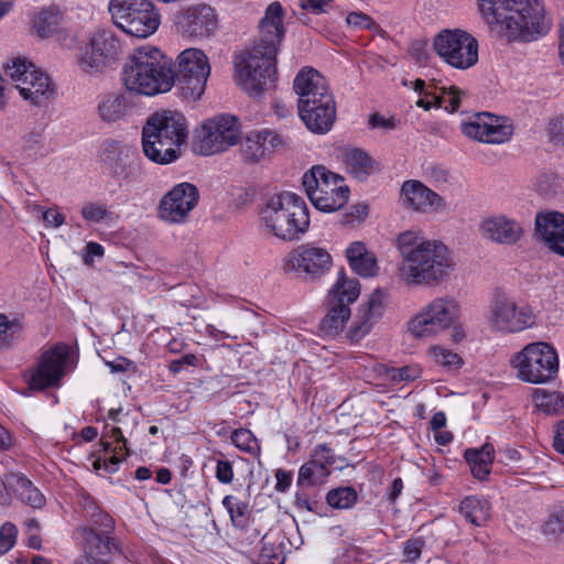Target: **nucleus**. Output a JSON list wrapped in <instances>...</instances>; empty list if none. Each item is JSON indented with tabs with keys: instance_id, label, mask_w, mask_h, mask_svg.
<instances>
[{
	"instance_id": "f257e3e1",
	"label": "nucleus",
	"mask_w": 564,
	"mask_h": 564,
	"mask_svg": "<svg viewBox=\"0 0 564 564\" xmlns=\"http://www.w3.org/2000/svg\"><path fill=\"white\" fill-rule=\"evenodd\" d=\"M284 18L282 4L270 3L258 24V41L251 50L235 57V80L250 96H261L276 85V55L285 36Z\"/></svg>"
},
{
	"instance_id": "f03ea898",
	"label": "nucleus",
	"mask_w": 564,
	"mask_h": 564,
	"mask_svg": "<svg viewBox=\"0 0 564 564\" xmlns=\"http://www.w3.org/2000/svg\"><path fill=\"white\" fill-rule=\"evenodd\" d=\"M400 257L398 276L408 286H437L456 269L453 252L441 240L430 239L422 230L409 229L395 237Z\"/></svg>"
},
{
	"instance_id": "7ed1b4c3",
	"label": "nucleus",
	"mask_w": 564,
	"mask_h": 564,
	"mask_svg": "<svg viewBox=\"0 0 564 564\" xmlns=\"http://www.w3.org/2000/svg\"><path fill=\"white\" fill-rule=\"evenodd\" d=\"M478 8L489 29L509 43L538 41L552 28L543 0H478Z\"/></svg>"
},
{
	"instance_id": "20e7f679",
	"label": "nucleus",
	"mask_w": 564,
	"mask_h": 564,
	"mask_svg": "<svg viewBox=\"0 0 564 564\" xmlns=\"http://www.w3.org/2000/svg\"><path fill=\"white\" fill-rule=\"evenodd\" d=\"M122 80L127 90L151 97L170 91L175 84V74L163 52L147 45L129 57L122 69Z\"/></svg>"
},
{
	"instance_id": "39448f33",
	"label": "nucleus",
	"mask_w": 564,
	"mask_h": 564,
	"mask_svg": "<svg viewBox=\"0 0 564 564\" xmlns=\"http://www.w3.org/2000/svg\"><path fill=\"white\" fill-rule=\"evenodd\" d=\"M187 139L184 116L176 111L162 110L152 113L142 129V150L152 162L166 165L181 156V147Z\"/></svg>"
},
{
	"instance_id": "423d86ee",
	"label": "nucleus",
	"mask_w": 564,
	"mask_h": 564,
	"mask_svg": "<svg viewBox=\"0 0 564 564\" xmlns=\"http://www.w3.org/2000/svg\"><path fill=\"white\" fill-rule=\"evenodd\" d=\"M260 223L265 234L292 241L308 229V209L299 195L282 192L268 199L260 213Z\"/></svg>"
},
{
	"instance_id": "0eeeda50",
	"label": "nucleus",
	"mask_w": 564,
	"mask_h": 564,
	"mask_svg": "<svg viewBox=\"0 0 564 564\" xmlns=\"http://www.w3.org/2000/svg\"><path fill=\"white\" fill-rule=\"evenodd\" d=\"M460 306L451 296H437L422 305L406 322L412 338L427 340L448 330L458 322Z\"/></svg>"
},
{
	"instance_id": "6e6552de",
	"label": "nucleus",
	"mask_w": 564,
	"mask_h": 564,
	"mask_svg": "<svg viewBox=\"0 0 564 564\" xmlns=\"http://www.w3.org/2000/svg\"><path fill=\"white\" fill-rule=\"evenodd\" d=\"M516 378L532 384L547 383L558 373L560 361L556 349L544 341L525 345L510 358Z\"/></svg>"
},
{
	"instance_id": "1a4fd4ad",
	"label": "nucleus",
	"mask_w": 564,
	"mask_h": 564,
	"mask_svg": "<svg viewBox=\"0 0 564 564\" xmlns=\"http://www.w3.org/2000/svg\"><path fill=\"white\" fill-rule=\"evenodd\" d=\"M108 11L117 28L139 39L152 35L161 23L160 12L150 0H110Z\"/></svg>"
},
{
	"instance_id": "9d476101",
	"label": "nucleus",
	"mask_w": 564,
	"mask_h": 564,
	"mask_svg": "<svg viewBox=\"0 0 564 564\" xmlns=\"http://www.w3.org/2000/svg\"><path fill=\"white\" fill-rule=\"evenodd\" d=\"M302 184L311 203L321 212L338 210L348 202L349 187L344 178L322 165L307 171L303 175Z\"/></svg>"
},
{
	"instance_id": "9b49d317",
	"label": "nucleus",
	"mask_w": 564,
	"mask_h": 564,
	"mask_svg": "<svg viewBox=\"0 0 564 564\" xmlns=\"http://www.w3.org/2000/svg\"><path fill=\"white\" fill-rule=\"evenodd\" d=\"M20 96L33 107H46L56 95L52 78L32 62L15 58L7 68Z\"/></svg>"
},
{
	"instance_id": "f8f14e48",
	"label": "nucleus",
	"mask_w": 564,
	"mask_h": 564,
	"mask_svg": "<svg viewBox=\"0 0 564 564\" xmlns=\"http://www.w3.org/2000/svg\"><path fill=\"white\" fill-rule=\"evenodd\" d=\"M359 281L348 278L340 270L328 294L327 313L319 324L324 335L335 336L344 329L351 314L350 305L359 297Z\"/></svg>"
},
{
	"instance_id": "ddd939ff",
	"label": "nucleus",
	"mask_w": 564,
	"mask_h": 564,
	"mask_svg": "<svg viewBox=\"0 0 564 564\" xmlns=\"http://www.w3.org/2000/svg\"><path fill=\"white\" fill-rule=\"evenodd\" d=\"M437 56L456 69H468L478 62V41L462 29H444L433 39Z\"/></svg>"
},
{
	"instance_id": "4468645a",
	"label": "nucleus",
	"mask_w": 564,
	"mask_h": 564,
	"mask_svg": "<svg viewBox=\"0 0 564 564\" xmlns=\"http://www.w3.org/2000/svg\"><path fill=\"white\" fill-rule=\"evenodd\" d=\"M174 74L183 97L196 101L205 93L210 75L208 57L199 48L184 50L177 56V68Z\"/></svg>"
},
{
	"instance_id": "2eb2a0df",
	"label": "nucleus",
	"mask_w": 564,
	"mask_h": 564,
	"mask_svg": "<svg viewBox=\"0 0 564 564\" xmlns=\"http://www.w3.org/2000/svg\"><path fill=\"white\" fill-rule=\"evenodd\" d=\"M241 138L239 119L219 115L206 120L197 131L196 151L202 155L221 153L236 145Z\"/></svg>"
},
{
	"instance_id": "dca6fc26",
	"label": "nucleus",
	"mask_w": 564,
	"mask_h": 564,
	"mask_svg": "<svg viewBox=\"0 0 564 564\" xmlns=\"http://www.w3.org/2000/svg\"><path fill=\"white\" fill-rule=\"evenodd\" d=\"M530 306L521 304L505 292L497 291L490 304L488 321L492 329L501 334H514L534 324Z\"/></svg>"
},
{
	"instance_id": "f3484780",
	"label": "nucleus",
	"mask_w": 564,
	"mask_h": 564,
	"mask_svg": "<svg viewBox=\"0 0 564 564\" xmlns=\"http://www.w3.org/2000/svg\"><path fill=\"white\" fill-rule=\"evenodd\" d=\"M122 53L119 37L111 30L96 31L77 56L79 69L97 74L111 66Z\"/></svg>"
},
{
	"instance_id": "a211bd4d",
	"label": "nucleus",
	"mask_w": 564,
	"mask_h": 564,
	"mask_svg": "<svg viewBox=\"0 0 564 564\" xmlns=\"http://www.w3.org/2000/svg\"><path fill=\"white\" fill-rule=\"evenodd\" d=\"M67 357L68 347L65 344H56L45 350L36 365L25 371L24 378L29 388L43 391L59 387L66 373Z\"/></svg>"
},
{
	"instance_id": "6ab92c4d",
	"label": "nucleus",
	"mask_w": 564,
	"mask_h": 564,
	"mask_svg": "<svg viewBox=\"0 0 564 564\" xmlns=\"http://www.w3.org/2000/svg\"><path fill=\"white\" fill-rule=\"evenodd\" d=\"M199 200L198 188L188 182L173 186L159 203V217L171 225L187 223Z\"/></svg>"
},
{
	"instance_id": "aec40b11",
	"label": "nucleus",
	"mask_w": 564,
	"mask_h": 564,
	"mask_svg": "<svg viewBox=\"0 0 564 564\" xmlns=\"http://www.w3.org/2000/svg\"><path fill=\"white\" fill-rule=\"evenodd\" d=\"M462 132L469 139L485 143H503L508 141L513 128L507 120L489 112H478L460 124Z\"/></svg>"
},
{
	"instance_id": "412c9836",
	"label": "nucleus",
	"mask_w": 564,
	"mask_h": 564,
	"mask_svg": "<svg viewBox=\"0 0 564 564\" xmlns=\"http://www.w3.org/2000/svg\"><path fill=\"white\" fill-rule=\"evenodd\" d=\"M108 420L112 421L113 424L106 423L104 432H102V446L107 452L113 446V455L104 460V468L108 473H115L118 469L120 462L124 456L129 455V449L127 447V440L123 436L122 427L119 425H131L133 427L135 425L134 419H130L128 413H122V411L111 409L108 412Z\"/></svg>"
},
{
	"instance_id": "4be33fe9",
	"label": "nucleus",
	"mask_w": 564,
	"mask_h": 564,
	"mask_svg": "<svg viewBox=\"0 0 564 564\" xmlns=\"http://www.w3.org/2000/svg\"><path fill=\"white\" fill-rule=\"evenodd\" d=\"M299 116L306 128L313 133L325 134L335 123L336 102L333 94L319 97L316 100L297 104Z\"/></svg>"
},
{
	"instance_id": "5701e85b",
	"label": "nucleus",
	"mask_w": 564,
	"mask_h": 564,
	"mask_svg": "<svg viewBox=\"0 0 564 564\" xmlns=\"http://www.w3.org/2000/svg\"><path fill=\"white\" fill-rule=\"evenodd\" d=\"M285 140L279 133L262 129L252 131L242 140L240 153L246 163L258 164L282 148Z\"/></svg>"
},
{
	"instance_id": "b1692460",
	"label": "nucleus",
	"mask_w": 564,
	"mask_h": 564,
	"mask_svg": "<svg viewBox=\"0 0 564 564\" xmlns=\"http://www.w3.org/2000/svg\"><path fill=\"white\" fill-rule=\"evenodd\" d=\"M33 30L42 37L56 36L65 46L76 42V34L68 29V21L58 7L42 9L33 19Z\"/></svg>"
},
{
	"instance_id": "393cba45",
	"label": "nucleus",
	"mask_w": 564,
	"mask_h": 564,
	"mask_svg": "<svg viewBox=\"0 0 564 564\" xmlns=\"http://www.w3.org/2000/svg\"><path fill=\"white\" fill-rule=\"evenodd\" d=\"M384 307L386 294L381 291H375L369 299L358 307L347 330V338L355 343L362 339L381 318Z\"/></svg>"
},
{
	"instance_id": "a878e982",
	"label": "nucleus",
	"mask_w": 564,
	"mask_h": 564,
	"mask_svg": "<svg viewBox=\"0 0 564 564\" xmlns=\"http://www.w3.org/2000/svg\"><path fill=\"white\" fill-rule=\"evenodd\" d=\"M400 202L405 208L419 213H433L445 207L444 198L417 180L403 182Z\"/></svg>"
},
{
	"instance_id": "bb28decb",
	"label": "nucleus",
	"mask_w": 564,
	"mask_h": 564,
	"mask_svg": "<svg viewBox=\"0 0 564 564\" xmlns=\"http://www.w3.org/2000/svg\"><path fill=\"white\" fill-rule=\"evenodd\" d=\"M176 23L181 32L187 36L205 37L215 31L217 19L212 7L197 4L180 13Z\"/></svg>"
},
{
	"instance_id": "cd10ccee",
	"label": "nucleus",
	"mask_w": 564,
	"mask_h": 564,
	"mask_svg": "<svg viewBox=\"0 0 564 564\" xmlns=\"http://www.w3.org/2000/svg\"><path fill=\"white\" fill-rule=\"evenodd\" d=\"M479 231L482 238L499 245H514L523 236L521 224L505 215L484 219L479 225Z\"/></svg>"
},
{
	"instance_id": "c85d7f7f",
	"label": "nucleus",
	"mask_w": 564,
	"mask_h": 564,
	"mask_svg": "<svg viewBox=\"0 0 564 564\" xmlns=\"http://www.w3.org/2000/svg\"><path fill=\"white\" fill-rule=\"evenodd\" d=\"M291 262L293 268L316 278L329 270L332 257L324 248L302 245L291 253Z\"/></svg>"
},
{
	"instance_id": "c756f323",
	"label": "nucleus",
	"mask_w": 564,
	"mask_h": 564,
	"mask_svg": "<svg viewBox=\"0 0 564 564\" xmlns=\"http://www.w3.org/2000/svg\"><path fill=\"white\" fill-rule=\"evenodd\" d=\"M293 89L297 95V104L310 99L316 100L319 97L330 95L326 78L315 68L305 66L295 76Z\"/></svg>"
},
{
	"instance_id": "7c9ffc66",
	"label": "nucleus",
	"mask_w": 564,
	"mask_h": 564,
	"mask_svg": "<svg viewBox=\"0 0 564 564\" xmlns=\"http://www.w3.org/2000/svg\"><path fill=\"white\" fill-rule=\"evenodd\" d=\"M77 534H79L82 539L84 555L80 556L75 564H109L97 556L109 554L112 550L117 549L113 539L107 538L106 541L102 542L98 534L87 528H79Z\"/></svg>"
},
{
	"instance_id": "2f4dec72",
	"label": "nucleus",
	"mask_w": 564,
	"mask_h": 564,
	"mask_svg": "<svg viewBox=\"0 0 564 564\" xmlns=\"http://www.w3.org/2000/svg\"><path fill=\"white\" fill-rule=\"evenodd\" d=\"M97 112L101 121L117 123L127 120L131 112L128 98L119 93L106 94L98 102Z\"/></svg>"
},
{
	"instance_id": "473e14b6",
	"label": "nucleus",
	"mask_w": 564,
	"mask_h": 564,
	"mask_svg": "<svg viewBox=\"0 0 564 564\" xmlns=\"http://www.w3.org/2000/svg\"><path fill=\"white\" fill-rule=\"evenodd\" d=\"M564 227V214L558 212L539 213L535 216V238L543 242L550 250L555 242V236Z\"/></svg>"
},
{
	"instance_id": "72a5a7b5",
	"label": "nucleus",
	"mask_w": 564,
	"mask_h": 564,
	"mask_svg": "<svg viewBox=\"0 0 564 564\" xmlns=\"http://www.w3.org/2000/svg\"><path fill=\"white\" fill-rule=\"evenodd\" d=\"M346 257L351 269L361 276H373L377 273V259L369 252L366 245L355 241L346 250Z\"/></svg>"
},
{
	"instance_id": "f704fd0d",
	"label": "nucleus",
	"mask_w": 564,
	"mask_h": 564,
	"mask_svg": "<svg viewBox=\"0 0 564 564\" xmlns=\"http://www.w3.org/2000/svg\"><path fill=\"white\" fill-rule=\"evenodd\" d=\"M459 512L469 523L481 527L491 517V506L485 498L468 496L462 500Z\"/></svg>"
},
{
	"instance_id": "c9c22d12",
	"label": "nucleus",
	"mask_w": 564,
	"mask_h": 564,
	"mask_svg": "<svg viewBox=\"0 0 564 564\" xmlns=\"http://www.w3.org/2000/svg\"><path fill=\"white\" fill-rule=\"evenodd\" d=\"M341 160L347 171L358 180H365L373 170V160L360 149H344Z\"/></svg>"
},
{
	"instance_id": "e433bc0d",
	"label": "nucleus",
	"mask_w": 564,
	"mask_h": 564,
	"mask_svg": "<svg viewBox=\"0 0 564 564\" xmlns=\"http://www.w3.org/2000/svg\"><path fill=\"white\" fill-rule=\"evenodd\" d=\"M535 406L546 414H560L564 412V394L560 391L536 389L533 393Z\"/></svg>"
},
{
	"instance_id": "4c0bfd02",
	"label": "nucleus",
	"mask_w": 564,
	"mask_h": 564,
	"mask_svg": "<svg viewBox=\"0 0 564 564\" xmlns=\"http://www.w3.org/2000/svg\"><path fill=\"white\" fill-rule=\"evenodd\" d=\"M426 354L434 365L440 366L447 371H456L460 369L464 364L463 358L457 352L442 345L431 346Z\"/></svg>"
},
{
	"instance_id": "58836bf2",
	"label": "nucleus",
	"mask_w": 564,
	"mask_h": 564,
	"mask_svg": "<svg viewBox=\"0 0 564 564\" xmlns=\"http://www.w3.org/2000/svg\"><path fill=\"white\" fill-rule=\"evenodd\" d=\"M329 474L330 470L328 468L323 467L311 457L307 463L301 466L296 485L300 487H313L323 482Z\"/></svg>"
},
{
	"instance_id": "ea45409f",
	"label": "nucleus",
	"mask_w": 564,
	"mask_h": 564,
	"mask_svg": "<svg viewBox=\"0 0 564 564\" xmlns=\"http://www.w3.org/2000/svg\"><path fill=\"white\" fill-rule=\"evenodd\" d=\"M221 505L227 510L231 524L237 529H243L249 522V506L247 502L232 495L223 498Z\"/></svg>"
},
{
	"instance_id": "a19ab883",
	"label": "nucleus",
	"mask_w": 564,
	"mask_h": 564,
	"mask_svg": "<svg viewBox=\"0 0 564 564\" xmlns=\"http://www.w3.org/2000/svg\"><path fill=\"white\" fill-rule=\"evenodd\" d=\"M13 479L15 481V491L23 502L32 508H42L44 506V496L28 478L22 475H15Z\"/></svg>"
},
{
	"instance_id": "79ce46f5",
	"label": "nucleus",
	"mask_w": 564,
	"mask_h": 564,
	"mask_svg": "<svg viewBox=\"0 0 564 564\" xmlns=\"http://www.w3.org/2000/svg\"><path fill=\"white\" fill-rule=\"evenodd\" d=\"M346 26L350 30H368L376 34L383 35L382 28L367 13L351 11L346 15Z\"/></svg>"
},
{
	"instance_id": "37998d69",
	"label": "nucleus",
	"mask_w": 564,
	"mask_h": 564,
	"mask_svg": "<svg viewBox=\"0 0 564 564\" xmlns=\"http://www.w3.org/2000/svg\"><path fill=\"white\" fill-rule=\"evenodd\" d=\"M326 501L332 508L348 509L357 502V492L352 487H339L327 494Z\"/></svg>"
},
{
	"instance_id": "c03bdc74",
	"label": "nucleus",
	"mask_w": 564,
	"mask_h": 564,
	"mask_svg": "<svg viewBox=\"0 0 564 564\" xmlns=\"http://www.w3.org/2000/svg\"><path fill=\"white\" fill-rule=\"evenodd\" d=\"M231 442L237 448L252 455L253 457H258L260 455L259 442L250 430H235L231 434Z\"/></svg>"
},
{
	"instance_id": "a18cd8bd",
	"label": "nucleus",
	"mask_w": 564,
	"mask_h": 564,
	"mask_svg": "<svg viewBox=\"0 0 564 564\" xmlns=\"http://www.w3.org/2000/svg\"><path fill=\"white\" fill-rule=\"evenodd\" d=\"M82 217L89 224H98L111 218V212L105 203L90 202L80 210Z\"/></svg>"
},
{
	"instance_id": "49530a36",
	"label": "nucleus",
	"mask_w": 564,
	"mask_h": 564,
	"mask_svg": "<svg viewBox=\"0 0 564 564\" xmlns=\"http://www.w3.org/2000/svg\"><path fill=\"white\" fill-rule=\"evenodd\" d=\"M462 95L463 93L454 86L443 88L438 95L434 94L435 106L443 107L445 110L454 112L460 106Z\"/></svg>"
},
{
	"instance_id": "de8ad7c7",
	"label": "nucleus",
	"mask_w": 564,
	"mask_h": 564,
	"mask_svg": "<svg viewBox=\"0 0 564 564\" xmlns=\"http://www.w3.org/2000/svg\"><path fill=\"white\" fill-rule=\"evenodd\" d=\"M18 333L19 325L10 322L6 315L0 314V350L12 347Z\"/></svg>"
},
{
	"instance_id": "09e8293b",
	"label": "nucleus",
	"mask_w": 564,
	"mask_h": 564,
	"mask_svg": "<svg viewBox=\"0 0 564 564\" xmlns=\"http://www.w3.org/2000/svg\"><path fill=\"white\" fill-rule=\"evenodd\" d=\"M464 457L469 466L480 465L482 462L486 464H492L494 446L486 443L480 448H468L465 451Z\"/></svg>"
},
{
	"instance_id": "8fccbe9b",
	"label": "nucleus",
	"mask_w": 564,
	"mask_h": 564,
	"mask_svg": "<svg viewBox=\"0 0 564 564\" xmlns=\"http://www.w3.org/2000/svg\"><path fill=\"white\" fill-rule=\"evenodd\" d=\"M90 523L95 529L91 527H86L87 529H91L96 534H98L102 542L106 541V539H111L108 534L111 533L115 529V522L112 518L105 511L100 510L96 518L90 520Z\"/></svg>"
},
{
	"instance_id": "3c124183",
	"label": "nucleus",
	"mask_w": 564,
	"mask_h": 564,
	"mask_svg": "<svg viewBox=\"0 0 564 564\" xmlns=\"http://www.w3.org/2000/svg\"><path fill=\"white\" fill-rule=\"evenodd\" d=\"M420 375L421 369L417 366H404L401 368L387 369V378L393 383L413 381L419 378Z\"/></svg>"
},
{
	"instance_id": "603ef678",
	"label": "nucleus",
	"mask_w": 564,
	"mask_h": 564,
	"mask_svg": "<svg viewBox=\"0 0 564 564\" xmlns=\"http://www.w3.org/2000/svg\"><path fill=\"white\" fill-rule=\"evenodd\" d=\"M18 529L11 522H6L0 529V555L9 552L15 544Z\"/></svg>"
},
{
	"instance_id": "864d4df0",
	"label": "nucleus",
	"mask_w": 564,
	"mask_h": 564,
	"mask_svg": "<svg viewBox=\"0 0 564 564\" xmlns=\"http://www.w3.org/2000/svg\"><path fill=\"white\" fill-rule=\"evenodd\" d=\"M284 557L282 553L272 544L262 540L261 550L257 560V564H283Z\"/></svg>"
},
{
	"instance_id": "5fc2aeb1",
	"label": "nucleus",
	"mask_w": 564,
	"mask_h": 564,
	"mask_svg": "<svg viewBox=\"0 0 564 564\" xmlns=\"http://www.w3.org/2000/svg\"><path fill=\"white\" fill-rule=\"evenodd\" d=\"M543 531L545 534L560 538L564 534V509L550 516L544 523Z\"/></svg>"
},
{
	"instance_id": "6e6d98bb",
	"label": "nucleus",
	"mask_w": 564,
	"mask_h": 564,
	"mask_svg": "<svg viewBox=\"0 0 564 564\" xmlns=\"http://www.w3.org/2000/svg\"><path fill=\"white\" fill-rule=\"evenodd\" d=\"M424 541L421 538L410 539L403 545V562L413 563L420 558Z\"/></svg>"
},
{
	"instance_id": "4d7b16f0",
	"label": "nucleus",
	"mask_w": 564,
	"mask_h": 564,
	"mask_svg": "<svg viewBox=\"0 0 564 564\" xmlns=\"http://www.w3.org/2000/svg\"><path fill=\"white\" fill-rule=\"evenodd\" d=\"M311 457L323 467H332L336 463V456L326 444L318 445L312 453Z\"/></svg>"
},
{
	"instance_id": "13d9d810",
	"label": "nucleus",
	"mask_w": 564,
	"mask_h": 564,
	"mask_svg": "<svg viewBox=\"0 0 564 564\" xmlns=\"http://www.w3.org/2000/svg\"><path fill=\"white\" fill-rule=\"evenodd\" d=\"M334 0H300V7L312 14L327 13L333 9Z\"/></svg>"
},
{
	"instance_id": "bf43d9fd",
	"label": "nucleus",
	"mask_w": 564,
	"mask_h": 564,
	"mask_svg": "<svg viewBox=\"0 0 564 564\" xmlns=\"http://www.w3.org/2000/svg\"><path fill=\"white\" fill-rule=\"evenodd\" d=\"M216 478L221 484H230L234 479V468L229 460H218L216 465Z\"/></svg>"
},
{
	"instance_id": "052dcab7",
	"label": "nucleus",
	"mask_w": 564,
	"mask_h": 564,
	"mask_svg": "<svg viewBox=\"0 0 564 564\" xmlns=\"http://www.w3.org/2000/svg\"><path fill=\"white\" fill-rule=\"evenodd\" d=\"M79 503L89 522L96 518L97 513L101 510L96 501L87 494L82 495Z\"/></svg>"
},
{
	"instance_id": "680f3d73",
	"label": "nucleus",
	"mask_w": 564,
	"mask_h": 564,
	"mask_svg": "<svg viewBox=\"0 0 564 564\" xmlns=\"http://www.w3.org/2000/svg\"><path fill=\"white\" fill-rule=\"evenodd\" d=\"M275 490L279 492H285L292 484V473L284 469H278L275 471Z\"/></svg>"
},
{
	"instance_id": "e2e57ef3",
	"label": "nucleus",
	"mask_w": 564,
	"mask_h": 564,
	"mask_svg": "<svg viewBox=\"0 0 564 564\" xmlns=\"http://www.w3.org/2000/svg\"><path fill=\"white\" fill-rule=\"evenodd\" d=\"M43 220L46 226L56 228L64 224L65 217L56 208H48L43 213Z\"/></svg>"
},
{
	"instance_id": "0e129e2a",
	"label": "nucleus",
	"mask_w": 564,
	"mask_h": 564,
	"mask_svg": "<svg viewBox=\"0 0 564 564\" xmlns=\"http://www.w3.org/2000/svg\"><path fill=\"white\" fill-rule=\"evenodd\" d=\"M105 249L98 242H88L85 247L84 260L86 264H91L94 257L101 258Z\"/></svg>"
},
{
	"instance_id": "69168bd1",
	"label": "nucleus",
	"mask_w": 564,
	"mask_h": 564,
	"mask_svg": "<svg viewBox=\"0 0 564 564\" xmlns=\"http://www.w3.org/2000/svg\"><path fill=\"white\" fill-rule=\"evenodd\" d=\"M430 176L437 188H442L448 183V172L443 169H431Z\"/></svg>"
},
{
	"instance_id": "338daca9",
	"label": "nucleus",
	"mask_w": 564,
	"mask_h": 564,
	"mask_svg": "<svg viewBox=\"0 0 564 564\" xmlns=\"http://www.w3.org/2000/svg\"><path fill=\"white\" fill-rule=\"evenodd\" d=\"M116 174L120 180L127 183L134 182L139 177L138 169L132 166H120V171H117Z\"/></svg>"
},
{
	"instance_id": "774afa93",
	"label": "nucleus",
	"mask_w": 564,
	"mask_h": 564,
	"mask_svg": "<svg viewBox=\"0 0 564 564\" xmlns=\"http://www.w3.org/2000/svg\"><path fill=\"white\" fill-rule=\"evenodd\" d=\"M554 448L564 455V422L556 425L554 435Z\"/></svg>"
}]
</instances>
